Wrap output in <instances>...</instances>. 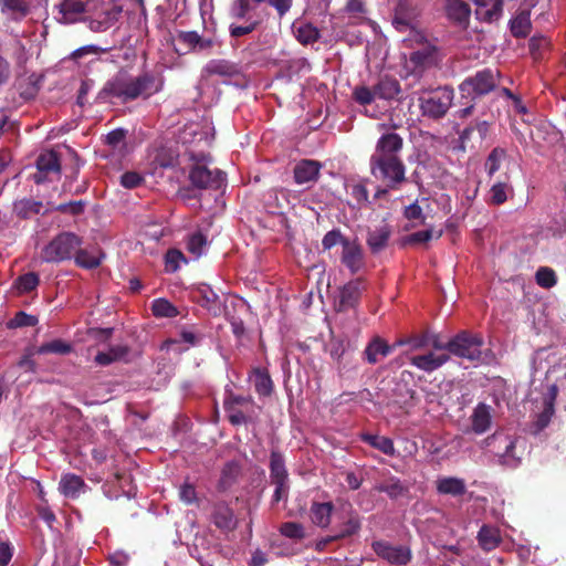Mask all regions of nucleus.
<instances>
[{
	"label": "nucleus",
	"instance_id": "1",
	"mask_svg": "<svg viewBox=\"0 0 566 566\" xmlns=\"http://www.w3.org/2000/svg\"><path fill=\"white\" fill-rule=\"evenodd\" d=\"M164 88V77L160 74L144 72L138 76L117 74L108 80L98 93V98L108 102L113 98L125 104L139 97L146 99Z\"/></svg>",
	"mask_w": 566,
	"mask_h": 566
},
{
	"label": "nucleus",
	"instance_id": "2",
	"mask_svg": "<svg viewBox=\"0 0 566 566\" xmlns=\"http://www.w3.org/2000/svg\"><path fill=\"white\" fill-rule=\"evenodd\" d=\"M401 345H409L411 350L423 349L431 345L434 350H447L448 354H482L484 338L480 333L463 329L448 342H442L439 334L427 329L421 334L398 339L391 344V352Z\"/></svg>",
	"mask_w": 566,
	"mask_h": 566
},
{
	"label": "nucleus",
	"instance_id": "3",
	"mask_svg": "<svg viewBox=\"0 0 566 566\" xmlns=\"http://www.w3.org/2000/svg\"><path fill=\"white\" fill-rule=\"evenodd\" d=\"M353 98L365 106V113L370 117H379L389 109V83L381 80L370 90L367 86H357L353 91Z\"/></svg>",
	"mask_w": 566,
	"mask_h": 566
},
{
	"label": "nucleus",
	"instance_id": "4",
	"mask_svg": "<svg viewBox=\"0 0 566 566\" xmlns=\"http://www.w3.org/2000/svg\"><path fill=\"white\" fill-rule=\"evenodd\" d=\"M82 244L83 240L76 233L63 231L42 248L41 260L45 263L71 260Z\"/></svg>",
	"mask_w": 566,
	"mask_h": 566
},
{
	"label": "nucleus",
	"instance_id": "5",
	"mask_svg": "<svg viewBox=\"0 0 566 566\" xmlns=\"http://www.w3.org/2000/svg\"><path fill=\"white\" fill-rule=\"evenodd\" d=\"M499 70L485 67L465 77L459 85L461 97L474 101L495 91L500 83Z\"/></svg>",
	"mask_w": 566,
	"mask_h": 566
},
{
	"label": "nucleus",
	"instance_id": "6",
	"mask_svg": "<svg viewBox=\"0 0 566 566\" xmlns=\"http://www.w3.org/2000/svg\"><path fill=\"white\" fill-rule=\"evenodd\" d=\"M419 11L417 7L412 6L408 0H399L395 10V18L391 21L395 29L398 31H409L408 36L402 38V42L408 45L413 43H422L424 36L417 30V18Z\"/></svg>",
	"mask_w": 566,
	"mask_h": 566
},
{
	"label": "nucleus",
	"instance_id": "7",
	"mask_svg": "<svg viewBox=\"0 0 566 566\" xmlns=\"http://www.w3.org/2000/svg\"><path fill=\"white\" fill-rule=\"evenodd\" d=\"M420 108L424 116L431 118L443 117L450 108L453 101V90L448 86L438 87L420 98Z\"/></svg>",
	"mask_w": 566,
	"mask_h": 566
},
{
	"label": "nucleus",
	"instance_id": "8",
	"mask_svg": "<svg viewBox=\"0 0 566 566\" xmlns=\"http://www.w3.org/2000/svg\"><path fill=\"white\" fill-rule=\"evenodd\" d=\"M376 128L381 136L370 158V171L376 178L386 179L389 177V129L385 123L377 124Z\"/></svg>",
	"mask_w": 566,
	"mask_h": 566
},
{
	"label": "nucleus",
	"instance_id": "9",
	"mask_svg": "<svg viewBox=\"0 0 566 566\" xmlns=\"http://www.w3.org/2000/svg\"><path fill=\"white\" fill-rule=\"evenodd\" d=\"M189 180L198 189H219L224 182V172L197 164L189 171Z\"/></svg>",
	"mask_w": 566,
	"mask_h": 566
},
{
	"label": "nucleus",
	"instance_id": "10",
	"mask_svg": "<svg viewBox=\"0 0 566 566\" xmlns=\"http://www.w3.org/2000/svg\"><path fill=\"white\" fill-rule=\"evenodd\" d=\"M177 42L185 49V52L179 48H175V51L179 54L186 52H210L216 42L212 38H205L197 31H184L179 30L176 33Z\"/></svg>",
	"mask_w": 566,
	"mask_h": 566
},
{
	"label": "nucleus",
	"instance_id": "11",
	"mask_svg": "<svg viewBox=\"0 0 566 566\" xmlns=\"http://www.w3.org/2000/svg\"><path fill=\"white\" fill-rule=\"evenodd\" d=\"M35 165L38 170L33 174L32 179L36 185L49 181L52 174L56 176L61 174L60 157L54 150L41 153L36 158Z\"/></svg>",
	"mask_w": 566,
	"mask_h": 566
},
{
	"label": "nucleus",
	"instance_id": "12",
	"mask_svg": "<svg viewBox=\"0 0 566 566\" xmlns=\"http://www.w3.org/2000/svg\"><path fill=\"white\" fill-rule=\"evenodd\" d=\"M88 1L83 0H62L56 4L60 17L57 21L63 24H73L82 19L87 10Z\"/></svg>",
	"mask_w": 566,
	"mask_h": 566
},
{
	"label": "nucleus",
	"instance_id": "13",
	"mask_svg": "<svg viewBox=\"0 0 566 566\" xmlns=\"http://www.w3.org/2000/svg\"><path fill=\"white\" fill-rule=\"evenodd\" d=\"M192 298L213 315H219L222 307L220 296L206 283L199 284L191 291Z\"/></svg>",
	"mask_w": 566,
	"mask_h": 566
},
{
	"label": "nucleus",
	"instance_id": "14",
	"mask_svg": "<svg viewBox=\"0 0 566 566\" xmlns=\"http://www.w3.org/2000/svg\"><path fill=\"white\" fill-rule=\"evenodd\" d=\"M444 11L447 18L457 27L465 30L470 24L471 8L463 0H446Z\"/></svg>",
	"mask_w": 566,
	"mask_h": 566
},
{
	"label": "nucleus",
	"instance_id": "15",
	"mask_svg": "<svg viewBox=\"0 0 566 566\" xmlns=\"http://www.w3.org/2000/svg\"><path fill=\"white\" fill-rule=\"evenodd\" d=\"M340 261L352 274L358 273L365 265L361 245L356 240L344 242Z\"/></svg>",
	"mask_w": 566,
	"mask_h": 566
},
{
	"label": "nucleus",
	"instance_id": "16",
	"mask_svg": "<svg viewBox=\"0 0 566 566\" xmlns=\"http://www.w3.org/2000/svg\"><path fill=\"white\" fill-rule=\"evenodd\" d=\"M322 164L314 159H302L293 169L294 181L297 185L315 182L318 180Z\"/></svg>",
	"mask_w": 566,
	"mask_h": 566
},
{
	"label": "nucleus",
	"instance_id": "17",
	"mask_svg": "<svg viewBox=\"0 0 566 566\" xmlns=\"http://www.w3.org/2000/svg\"><path fill=\"white\" fill-rule=\"evenodd\" d=\"M364 283L360 279L349 281L343 286L339 294L338 311L344 312L354 308L361 296Z\"/></svg>",
	"mask_w": 566,
	"mask_h": 566
},
{
	"label": "nucleus",
	"instance_id": "18",
	"mask_svg": "<svg viewBox=\"0 0 566 566\" xmlns=\"http://www.w3.org/2000/svg\"><path fill=\"white\" fill-rule=\"evenodd\" d=\"M471 431L475 434H483L492 424V408L485 402H479L470 417Z\"/></svg>",
	"mask_w": 566,
	"mask_h": 566
},
{
	"label": "nucleus",
	"instance_id": "19",
	"mask_svg": "<svg viewBox=\"0 0 566 566\" xmlns=\"http://www.w3.org/2000/svg\"><path fill=\"white\" fill-rule=\"evenodd\" d=\"M475 6V17L483 22L499 20L503 11V0H471Z\"/></svg>",
	"mask_w": 566,
	"mask_h": 566
},
{
	"label": "nucleus",
	"instance_id": "20",
	"mask_svg": "<svg viewBox=\"0 0 566 566\" xmlns=\"http://www.w3.org/2000/svg\"><path fill=\"white\" fill-rule=\"evenodd\" d=\"M83 479L76 474L67 473L61 478L59 489L61 493L70 499L78 497L85 491Z\"/></svg>",
	"mask_w": 566,
	"mask_h": 566
},
{
	"label": "nucleus",
	"instance_id": "21",
	"mask_svg": "<svg viewBox=\"0 0 566 566\" xmlns=\"http://www.w3.org/2000/svg\"><path fill=\"white\" fill-rule=\"evenodd\" d=\"M532 29L531 10L520 9L510 21V30L514 38H526Z\"/></svg>",
	"mask_w": 566,
	"mask_h": 566
},
{
	"label": "nucleus",
	"instance_id": "22",
	"mask_svg": "<svg viewBox=\"0 0 566 566\" xmlns=\"http://www.w3.org/2000/svg\"><path fill=\"white\" fill-rule=\"evenodd\" d=\"M200 340V337L195 334L193 332L191 331H182L180 333V337L179 338H168L166 339L161 346H160V350H166V352H174V353H181V352H185V350H188L189 347H184L182 344H188V345H197Z\"/></svg>",
	"mask_w": 566,
	"mask_h": 566
},
{
	"label": "nucleus",
	"instance_id": "23",
	"mask_svg": "<svg viewBox=\"0 0 566 566\" xmlns=\"http://www.w3.org/2000/svg\"><path fill=\"white\" fill-rule=\"evenodd\" d=\"M203 71L209 76L219 75L226 77H233L240 73L235 63L222 59L210 60L203 67Z\"/></svg>",
	"mask_w": 566,
	"mask_h": 566
},
{
	"label": "nucleus",
	"instance_id": "24",
	"mask_svg": "<svg viewBox=\"0 0 566 566\" xmlns=\"http://www.w3.org/2000/svg\"><path fill=\"white\" fill-rule=\"evenodd\" d=\"M437 491L440 494L462 496L467 492V486L464 480L454 476H448L437 481Z\"/></svg>",
	"mask_w": 566,
	"mask_h": 566
},
{
	"label": "nucleus",
	"instance_id": "25",
	"mask_svg": "<svg viewBox=\"0 0 566 566\" xmlns=\"http://www.w3.org/2000/svg\"><path fill=\"white\" fill-rule=\"evenodd\" d=\"M389 240V226L384 224L368 231L367 244L371 253L376 254L386 249Z\"/></svg>",
	"mask_w": 566,
	"mask_h": 566
},
{
	"label": "nucleus",
	"instance_id": "26",
	"mask_svg": "<svg viewBox=\"0 0 566 566\" xmlns=\"http://www.w3.org/2000/svg\"><path fill=\"white\" fill-rule=\"evenodd\" d=\"M388 193L387 189H378L370 200L368 197V190L364 184H354L350 186V196L357 201L359 206L374 207L378 199L386 197Z\"/></svg>",
	"mask_w": 566,
	"mask_h": 566
},
{
	"label": "nucleus",
	"instance_id": "27",
	"mask_svg": "<svg viewBox=\"0 0 566 566\" xmlns=\"http://www.w3.org/2000/svg\"><path fill=\"white\" fill-rule=\"evenodd\" d=\"M43 205L31 198H23L13 203V211L20 219H30L41 212Z\"/></svg>",
	"mask_w": 566,
	"mask_h": 566
},
{
	"label": "nucleus",
	"instance_id": "28",
	"mask_svg": "<svg viewBox=\"0 0 566 566\" xmlns=\"http://www.w3.org/2000/svg\"><path fill=\"white\" fill-rule=\"evenodd\" d=\"M333 507L334 506H333L332 502L313 503L311 506L312 522L319 527L328 526L329 522H331V515L333 512Z\"/></svg>",
	"mask_w": 566,
	"mask_h": 566
},
{
	"label": "nucleus",
	"instance_id": "29",
	"mask_svg": "<svg viewBox=\"0 0 566 566\" xmlns=\"http://www.w3.org/2000/svg\"><path fill=\"white\" fill-rule=\"evenodd\" d=\"M478 541L484 551H492L501 543V536L497 528L483 525L478 533Z\"/></svg>",
	"mask_w": 566,
	"mask_h": 566
},
{
	"label": "nucleus",
	"instance_id": "30",
	"mask_svg": "<svg viewBox=\"0 0 566 566\" xmlns=\"http://www.w3.org/2000/svg\"><path fill=\"white\" fill-rule=\"evenodd\" d=\"M213 522L217 527L223 531H231L237 525V520L231 509L220 505L216 509L213 514Z\"/></svg>",
	"mask_w": 566,
	"mask_h": 566
},
{
	"label": "nucleus",
	"instance_id": "31",
	"mask_svg": "<svg viewBox=\"0 0 566 566\" xmlns=\"http://www.w3.org/2000/svg\"><path fill=\"white\" fill-rule=\"evenodd\" d=\"M2 13H11L17 19H23L30 13V3L28 0H0Z\"/></svg>",
	"mask_w": 566,
	"mask_h": 566
},
{
	"label": "nucleus",
	"instance_id": "32",
	"mask_svg": "<svg viewBox=\"0 0 566 566\" xmlns=\"http://www.w3.org/2000/svg\"><path fill=\"white\" fill-rule=\"evenodd\" d=\"M250 380L253 382L259 395L269 396L271 394L273 385L269 374L265 370L254 369L250 376Z\"/></svg>",
	"mask_w": 566,
	"mask_h": 566
},
{
	"label": "nucleus",
	"instance_id": "33",
	"mask_svg": "<svg viewBox=\"0 0 566 566\" xmlns=\"http://www.w3.org/2000/svg\"><path fill=\"white\" fill-rule=\"evenodd\" d=\"M450 356H411L412 365L426 371H432L442 366Z\"/></svg>",
	"mask_w": 566,
	"mask_h": 566
},
{
	"label": "nucleus",
	"instance_id": "34",
	"mask_svg": "<svg viewBox=\"0 0 566 566\" xmlns=\"http://www.w3.org/2000/svg\"><path fill=\"white\" fill-rule=\"evenodd\" d=\"M102 256L103 254H92L87 250L81 249V247L74 254L76 265L87 270L96 269L97 266H99L102 262Z\"/></svg>",
	"mask_w": 566,
	"mask_h": 566
},
{
	"label": "nucleus",
	"instance_id": "35",
	"mask_svg": "<svg viewBox=\"0 0 566 566\" xmlns=\"http://www.w3.org/2000/svg\"><path fill=\"white\" fill-rule=\"evenodd\" d=\"M40 283V277L34 272H29L23 275H20L14 281V287L19 292V294H25L34 291Z\"/></svg>",
	"mask_w": 566,
	"mask_h": 566
},
{
	"label": "nucleus",
	"instance_id": "36",
	"mask_svg": "<svg viewBox=\"0 0 566 566\" xmlns=\"http://www.w3.org/2000/svg\"><path fill=\"white\" fill-rule=\"evenodd\" d=\"M151 312L156 317H176L179 312L177 307L166 298H157L151 304Z\"/></svg>",
	"mask_w": 566,
	"mask_h": 566
},
{
	"label": "nucleus",
	"instance_id": "37",
	"mask_svg": "<svg viewBox=\"0 0 566 566\" xmlns=\"http://www.w3.org/2000/svg\"><path fill=\"white\" fill-rule=\"evenodd\" d=\"M296 39L303 45L313 44L319 39V30L311 23L296 28Z\"/></svg>",
	"mask_w": 566,
	"mask_h": 566
},
{
	"label": "nucleus",
	"instance_id": "38",
	"mask_svg": "<svg viewBox=\"0 0 566 566\" xmlns=\"http://www.w3.org/2000/svg\"><path fill=\"white\" fill-rule=\"evenodd\" d=\"M506 158L505 149L495 147L489 154L485 160V170L489 177H492L501 167L502 161Z\"/></svg>",
	"mask_w": 566,
	"mask_h": 566
},
{
	"label": "nucleus",
	"instance_id": "39",
	"mask_svg": "<svg viewBox=\"0 0 566 566\" xmlns=\"http://www.w3.org/2000/svg\"><path fill=\"white\" fill-rule=\"evenodd\" d=\"M38 322L39 319L36 316L30 315L23 311H19L6 323V325L9 329H15L21 327H33L38 324Z\"/></svg>",
	"mask_w": 566,
	"mask_h": 566
},
{
	"label": "nucleus",
	"instance_id": "40",
	"mask_svg": "<svg viewBox=\"0 0 566 566\" xmlns=\"http://www.w3.org/2000/svg\"><path fill=\"white\" fill-rule=\"evenodd\" d=\"M270 469L272 481L287 480V472L284 465V460L282 455L275 451L271 453Z\"/></svg>",
	"mask_w": 566,
	"mask_h": 566
},
{
	"label": "nucleus",
	"instance_id": "41",
	"mask_svg": "<svg viewBox=\"0 0 566 566\" xmlns=\"http://www.w3.org/2000/svg\"><path fill=\"white\" fill-rule=\"evenodd\" d=\"M72 352V345L63 339L56 338L42 344L38 354H67Z\"/></svg>",
	"mask_w": 566,
	"mask_h": 566
},
{
	"label": "nucleus",
	"instance_id": "42",
	"mask_svg": "<svg viewBox=\"0 0 566 566\" xmlns=\"http://www.w3.org/2000/svg\"><path fill=\"white\" fill-rule=\"evenodd\" d=\"M207 245V237L200 231L192 233L187 241V250L196 259L200 258Z\"/></svg>",
	"mask_w": 566,
	"mask_h": 566
},
{
	"label": "nucleus",
	"instance_id": "43",
	"mask_svg": "<svg viewBox=\"0 0 566 566\" xmlns=\"http://www.w3.org/2000/svg\"><path fill=\"white\" fill-rule=\"evenodd\" d=\"M507 191H512V187L507 182H496L490 189V203L501 206L507 200Z\"/></svg>",
	"mask_w": 566,
	"mask_h": 566
},
{
	"label": "nucleus",
	"instance_id": "44",
	"mask_svg": "<svg viewBox=\"0 0 566 566\" xmlns=\"http://www.w3.org/2000/svg\"><path fill=\"white\" fill-rule=\"evenodd\" d=\"M252 6L250 0H233L230 8V15L235 20L250 21L249 17Z\"/></svg>",
	"mask_w": 566,
	"mask_h": 566
},
{
	"label": "nucleus",
	"instance_id": "45",
	"mask_svg": "<svg viewBox=\"0 0 566 566\" xmlns=\"http://www.w3.org/2000/svg\"><path fill=\"white\" fill-rule=\"evenodd\" d=\"M554 412H555V408L553 407V401L545 400L544 409L539 415H537V418L534 422L535 432L542 431L549 424Z\"/></svg>",
	"mask_w": 566,
	"mask_h": 566
},
{
	"label": "nucleus",
	"instance_id": "46",
	"mask_svg": "<svg viewBox=\"0 0 566 566\" xmlns=\"http://www.w3.org/2000/svg\"><path fill=\"white\" fill-rule=\"evenodd\" d=\"M442 235V231H438L436 234L432 230H421L407 235L403 239L405 244H421L430 241L433 237L439 239Z\"/></svg>",
	"mask_w": 566,
	"mask_h": 566
},
{
	"label": "nucleus",
	"instance_id": "47",
	"mask_svg": "<svg viewBox=\"0 0 566 566\" xmlns=\"http://www.w3.org/2000/svg\"><path fill=\"white\" fill-rule=\"evenodd\" d=\"M535 279H536V283L544 289H551L557 282L556 274H555L554 270L546 268V266L539 268L537 270V272L535 274Z\"/></svg>",
	"mask_w": 566,
	"mask_h": 566
},
{
	"label": "nucleus",
	"instance_id": "48",
	"mask_svg": "<svg viewBox=\"0 0 566 566\" xmlns=\"http://www.w3.org/2000/svg\"><path fill=\"white\" fill-rule=\"evenodd\" d=\"M350 240L343 237L340 230L333 229L328 231L323 240L322 245L324 250H331L332 248L336 247L337 244L342 245V249L344 248V242H349Z\"/></svg>",
	"mask_w": 566,
	"mask_h": 566
},
{
	"label": "nucleus",
	"instance_id": "49",
	"mask_svg": "<svg viewBox=\"0 0 566 566\" xmlns=\"http://www.w3.org/2000/svg\"><path fill=\"white\" fill-rule=\"evenodd\" d=\"M165 262L166 271L174 273L180 268V262H186V258L179 250L170 249L166 253Z\"/></svg>",
	"mask_w": 566,
	"mask_h": 566
},
{
	"label": "nucleus",
	"instance_id": "50",
	"mask_svg": "<svg viewBox=\"0 0 566 566\" xmlns=\"http://www.w3.org/2000/svg\"><path fill=\"white\" fill-rule=\"evenodd\" d=\"M496 441H503L505 444L504 452L502 453V455H511L513 449L515 448V442L512 439H510L507 436L495 432V433L489 436L488 438H485L483 443L486 447H491Z\"/></svg>",
	"mask_w": 566,
	"mask_h": 566
},
{
	"label": "nucleus",
	"instance_id": "51",
	"mask_svg": "<svg viewBox=\"0 0 566 566\" xmlns=\"http://www.w3.org/2000/svg\"><path fill=\"white\" fill-rule=\"evenodd\" d=\"M247 22H248V24H245V25L230 24V27H229L230 36L234 38V39L241 38L243 35L252 33L260 25L259 20H250Z\"/></svg>",
	"mask_w": 566,
	"mask_h": 566
},
{
	"label": "nucleus",
	"instance_id": "52",
	"mask_svg": "<svg viewBox=\"0 0 566 566\" xmlns=\"http://www.w3.org/2000/svg\"><path fill=\"white\" fill-rule=\"evenodd\" d=\"M411 559L409 547L400 545L391 547V565H407Z\"/></svg>",
	"mask_w": 566,
	"mask_h": 566
},
{
	"label": "nucleus",
	"instance_id": "53",
	"mask_svg": "<svg viewBox=\"0 0 566 566\" xmlns=\"http://www.w3.org/2000/svg\"><path fill=\"white\" fill-rule=\"evenodd\" d=\"M85 201L76 200L66 203H60L54 209L61 213H67L71 216H80L84 212Z\"/></svg>",
	"mask_w": 566,
	"mask_h": 566
},
{
	"label": "nucleus",
	"instance_id": "54",
	"mask_svg": "<svg viewBox=\"0 0 566 566\" xmlns=\"http://www.w3.org/2000/svg\"><path fill=\"white\" fill-rule=\"evenodd\" d=\"M548 45V39L543 35H534L528 41L530 53L534 59H538L541 56V51Z\"/></svg>",
	"mask_w": 566,
	"mask_h": 566
},
{
	"label": "nucleus",
	"instance_id": "55",
	"mask_svg": "<svg viewBox=\"0 0 566 566\" xmlns=\"http://www.w3.org/2000/svg\"><path fill=\"white\" fill-rule=\"evenodd\" d=\"M282 535L289 538H303L304 537V528L301 524L295 522H286L281 526Z\"/></svg>",
	"mask_w": 566,
	"mask_h": 566
},
{
	"label": "nucleus",
	"instance_id": "56",
	"mask_svg": "<svg viewBox=\"0 0 566 566\" xmlns=\"http://www.w3.org/2000/svg\"><path fill=\"white\" fill-rule=\"evenodd\" d=\"M127 130L124 128H116L109 132L105 137L106 145L118 148L119 146L124 145L126 139Z\"/></svg>",
	"mask_w": 566,
	"mask_h": 566
},
{
	"label": "nucleus",
	"instance_id": "57",
	"mask_svg": "<svg viewBox=\"0 0 566 566\" xmlns=\"http://www.w3.org/2000/svg\"><path fill=\"white\" fill-rule=\"evenodd\" d=\"M405 180V165L397 155H391V184Z\"/></svg>",
	"mask_w": 566,
	"mask_h": 566
},
{
	"label": "nucleus",
	"instance_id": "58",
	"mask_svg": "<svg viewBox=\"0 0 566 566\" xmlns=\"http://www.w3.org/2000/svg\"><path fill=\"white\" fill-rule=\"evenodd\" d=\"M363 439L384 453H389V439L377 434H364Z\"/></svg>",
	"mask_w": 566,
	"mask_h": 566
},
{
	"label": "nucleus",
	"instance_id": "59",
	"mask_svg": "<svg viewBox=\"0 0 566 566\" xmlns=\"http://www.w3.org/2000/svg\"><path fill=\"white\" fill-rule=\"evenodd\" d=\"M143 180V177L135 171H126L120 177L122 186L127 189H134L138 187L139 185H142Z\"/></svg>",
	"mask_w": 566,
	"mask_h": 566
},
{
	"label": "nucleus",
	"instance_id": "60",
	"mask_svg": "<svg viewBox=\"0 0 566 566\" xmlns=\"http://www.w3.org/2000/svg\"><path fill=\"white\" fill-rule=\"evenodd\" d=\"M234 340L235 347L240 352L253 350L255 345V337L250 332H247L240 337H235Z\"/></svg>",
	"mask_w": 566,
	"mask_h": 566
},
{
	"label": "nucleus",
	"instance_id": "61",
	"mask_svg": "<svg viewBox=\"0 0 566 566\" xmlns=\"http://www.w3.org/2000/svg\"><path fill=\"white\" fill-rule=\"evenodd\" d=\"M179 497L186 504H192L197 500L196 489L192 484L185 482L179 490Z\"/></svg>",
	"mask_w": 566,
	"mask_h": 566
},
{
	"label": "nucleus",
	"instance_id": "62",
	"mask_svg": "<svg viewBox=\"0 0 566 566\" xmlns=\"http://www.w3.org/2000/svg\"><path fill=\"white\" fill-rule=\"evenodd\" d=\"M387 349L388 346L385 342L380 340L379 338H375L366 346L363 354H387Z\"/></svg>",
	"mask_w": 566,
	"mask_h": 566
},
{
	"label": "nucleus",
	"instance_id": "63",
	"mask_svg": "<svg viewBox=\"0 0 566 566\" xmlns=\"http://www.w3.org/2000/svg\"><path fill=\"white\" fill-rule=\"evenodd\" d=\"M272 483L275 485L273 501L280 502L281 500L285 499L289 491L287 480L272 481Z\"/></svg>",
	"mask_w": 566,
	"mask_h": 566
},
{
	"label": "nucleus",
	"instance_id": "64",
	"mask_svg": "<svg viewBox=\"0 0 566 566\" xmlns=\"http://www.w3.org/2000/svg\"><path fill=\"white\" fill-rule=\"evenodd\" d=\"M403 216L410 221L418 220V219L423 220L422 209L418 203H411L408 207H406L405 211H403Z\"/></svg>",
	"mask_w": 566,
	"mask_h": 566
}]
</instances>
